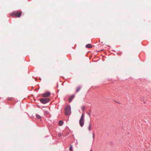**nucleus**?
I'll return each mask as SVG.
<instances>
[{
    "label": "nucleus",
    "instance_id": "f257e3e1",
    "mask_svg": "<svg viewBox=\"0 0 151 151\" xmlns=\"http://www.w3.org/2000/svg\"><path fill=\"white\" fill-rule=\"evenodd\" d=\"M65 114L66 115H68L71 114V107L70 105L67 106L65 109Z\"/></svg>",
    "mask_w": 151,
    "mask_h": 151
},
{
    "label": "nucleus",
    "instance_id": "f03ea898",
    "mask_svg": "<svg viewBox=\"0 0 151 151\" xmlns=\"http://www.w3.org/2000/svg\"><path fill=\"white\" fill-rule=\"evenodd\" d=\"M84 116L83 114H82L81 116V118L79 120V123L80 126L81 127H82L84 124Z\"/></svg>",
    "mask_w": 151,
    "mask_h": 151
},
{
    "label": "nucleus",
    "instance_id": "7ed1b4c3",
    "mask_svg": "<svg viewBox=\"0 0 151 151\" xmlns=\"http://www.w3.org/2000/svg\"><path fill=\"white\" fill-rule=\"evenodd\" d=\"M40 102L43 104H46L49 101V99L48 98L40 99Z\"/></svg>",
    "mask_w": 151,
    "mask_h": 151
},
{
    "label": "nucleus",
    "instance_id": "20e7f679",
    "mask_svg": "<svg viewBox=\"0 0 151 151\" xmlns=\"http://www.w3.org/2000/svg\"><path fill=\"white\" fill-rule=\"evenodd\" d=\"M50 94V93L49 91H47L46 93L42 94L43 96L44 97H48L49 96Z\"/></svg>",
    "mask_w": 151,
    "mask_h": 151
},
{
    "label": "nucleus",
    "instance_id": "39448f33",
    "mask_svg": "<svg viewBox=\"0 0 151 151\" xmlns=\"http://www.w3.org/2000/svg\"><path fill=\"white\" fill-rule=\"evenodd\" d=\"M21 15V13L20 12H17L15 13V15L17 17H19Z\"/></svg>",
    "mask_w": 151,
    "mask_h": 151
},
{
    "label": "nucleus",
    "instance_id": "423d86ee",
    "mask_svg": "<svg viewBox=\"0 0 151 151\" xmlns=\"http://www.w3.org/2000/svg\"><path fill=\"white\" fill-rule=\"evenodd\" d=\"M74 95H73L70 96L69 99V101L71 102L72 101L73 99L74 98Z\"/></svg>",
    "mask_w": 151,
    "mask_h": 151
},
{
    "label": "nucleus",
    "instance_id": "0eeeda50",
    "mask_svg": "<svg viewBox=\"0 0 151 151\" xmlns=\"http://www.w3.org/2000/svg\"><path fill=\"white\" fill-rule=\"evenodd\" d=\"M63 121L60 120L59 121L58 125L59 126H62L63 124Z\"/></svg>",
    "mask_w": 151,
    "mask_h": 151
},
{
    "label": "nucleus",
    "instance_id": "6e6552de",
    "mask_svg": "<svg viewBox=\"0 0 151 151\" xmlns=\"http://www.w3.org/2000/svg\"><path fill=\"white\" fill-rule=\"evenodd\" d=\"M86 47L88 48H91L92 47V46L91 45V44H87L86 46Z\"/></svg>",
    "mask_w": 151,
    "mask_h": 151
},
{
    "label": "nucleus",
    "instance_id": "1a4fd4ad",
    "mask_svg": "<svg viewBox=\"0 0 151 151\" xmlns=\"http://www.w3.org/2000/svg\"><path fill=\"white\" fill-rule=\"evenodd\" d=\"M89 127H88V130L89 131H90L91 130V122H90L89 123Z\"/></svg>",
    "mask_w": 151,
    "mask_h": 151
},
{
    "label": "nucleus",
    "instance_id": "9d476101",
    "mask_svg": "<svg viewBox=\"0 0 151 151\" xmlns=\"http://www.w3.org/2000/svg\"><path fill=\"white\" fill-rule=\"evenodd\" d=\"M36 117L38 119H41V116L39 115L36 114Z\"/></svg>",
    "mask_w": 151,
    "mask_h": 151
},
{
    "label": "nucleus",
    "instance_id": "9b49d317",
    "mask_svg": "<svg viewBox=\"0 0 151 151\" xmlns=\"http://www.w3.org/2000/svg\"><path fill=\"white\" fill-rule=\"evenodd\" d=\"M81 88V87H80H80H78L77 88V90H76V93L78 92V91H80Z\"/></svg>",
    "mask_w": 151,
    "mask_h": 151
},
{
    "label": "nucleus",
    "instance_id": "f8f14e48",
    "mask_svg": "<svg viewBox=\"0 0 151 151\" xmlns=\"http://www.w3.org/2000/svg\"><path fill=\"white\" fill-rule=\"evenodd\" d=\"M70 151H73L72 145H70L69 148Z\"/></svg>",
    "mask_w": 151,
    "mask_h": 151
},
{
    "label": "nucleus",
    "instance_id": "ddd939ff",
    "mask_svg": "<svg viewBox=\"0 0 151 151\" xmlns=\"http://www.w3.org/2000/svg\"><path fill=\"white\" fill-rule=\"evenodd\" d=\"M93 142L94 140V139H95V134H94V133H93Z\"/></svg>",
    "mask_w": 151,
    "mask_h": 151
},
{
    "label": "nucleus",
    "instance_id": "4468645a",
    "mask_svg": "<svg viewBox=\"0 0 151 151\" xmlns=\"http://www.w3.org/2000/svg\"><path fill=\"white\" fill-rule=\"evenodd\" d=\"M85 108V107L84 106L81 107V109L83 110H84Z\"/></svg>",
    "mask_w": 151,
    "mask_h": 151
},
{
    "label": "nucleus",
    "instance_id": "2eb2a0df",
    "mask_svg": "<svg viewBox=\"0 0 151 151\" xmlns=\"http://www.w3.org/2000/svg\"><path fill=\"white\" fill-rule=\"evenodd\" d=\"M88 115H89L90 116V113H88Z\"/></svg>",
    "mask_w": 151,
    "mask_h": 151
},
{
    "label": "nucleus",
    "instance_id": "dca6fc26",
    "mask_svg": "<svg viewBox=\"0 0 151 151\" xmlns=\"http://www.w3.org/2000/svg\"><path fill=\"white\" fill-rule=\"evenodd\" d=\"M9 100H11L12 99V98H9V99H8Z\"/></svg>",
    "mask_w": 151,
    "mask_h": 151
},
{
    "label": "nucleus",
    "instance_id": "f3484780",
    "mask_svg": "<svg viewBox=\"0 0 151 151\" xmlns=\"http://www.w3.org/2000/svg\"><path fill=\"white\" fill-rule=\"evenodd\" d=\"M92 150L91 149V150L90 151H92Z\"/></svg>",
    "mask_w": 151,
    "mask_h": 151
}]
</instances>
